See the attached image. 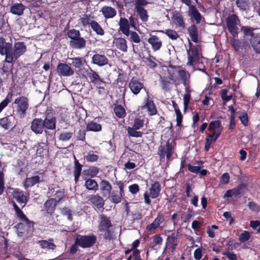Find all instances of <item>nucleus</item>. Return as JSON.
<instances>
[{"instance_id": "f257e3e1", "label": "nucleus", "mask_w": 260, "mask_h": 260, "mask_svg": "<svg viewBox=\"0 0 260 260\" xmlns=\"http://www.w3.org/2000/svg\"><path fill=\"white\" fill-rule=\"evenodd\" d=\"M68 37L70 39V46L73 49H82L86 47L85 40L81 37L79 30L73 28L69 29L67 33Z\"/></svg>"}, {"instance_id": "f03ea898", "label": "nucleus", "mask_w": 260, "mask_h": 260, "mask_svg": "<svg viewBox=\"0 0 260 260\" xmlns=\"http://www.w3.org/2000/svg\"><path fill=\"white\" fill-rule=\"evenodd\" d=\"M176 143L174 140L168 139L165 144H161L158 149V155L160 159L166 158L167 161L172 160L175 152Z\"/></svg>"}, {"instance_id": "7ed1b4c3", "label": "nucleus", "mask_w": 260, "mask_h": 260, "mask_svg": "<svg viewBox=\"0 0 260 260\" xmlns=\"http://www.w3.org/2000/svg\"><path fill=\"white\" fill-rule=\"evenodd\" d=\"M76 242L79 246L83 248H89L93 246L96 242V237L93 234L81 235L77 234L75 236Z\"/></svg>"}, {"instance_id": "20e7f679", "label": "nucleus", "mask_w": 260, "mask_h": 260, "mask_svg": "<svg viewBox=\"0 0 260 260\" xmlns=\"http://www.w3.org/2000/svg\"><path fill=\"white\" fill-rule=\"evenodd\" d=\"M27 50V47L23 42H17L12 46L11 52V57L9 63H12L18 59L21 56L24 54Z\"/></svg>"}, {"instance_id": "39448f33", "label": "nucleus", "mask_w": 260, "mask_h": 260, "mask_svg": "<svg viewBox=\"0 0 260 260\" xmlns=\"http://www.w3.org/2000/svg\"><path fill=\"white\" fill-rule=\"evenodd\" d=\"M115 184L118 186L119 191L117 190L111 191V192L108 198L110 200L115 204L120 203L122 201L123 197L124 196V182L122 181H116Z\"/></svg>"}, {"instance_id": "423d86ee", "label": "nucleus", "mask_w": 260, "mask_h": 260, "mask_svg": "<svg viewBox=\"0 0 260 260\" xmlns=\"http://www.w3.org/2000/svg\"><path fill=\"white\" fill-rule=\"evenodd\" d=\"M240 20L237 14H233L229 15L226 19V23L229 32L233 37H238L237 25Z\"/></svg>"}, {"instance_id": "0eeeda50", "label": "nucleus", "mask_w": 260, "mask_h": 260, "mask_svg": "<svg viewBox=\"0 0 260 260\" xmlns=\"http://www.w3.org/2000/svg\"><path fill=\"white\" fill-rule=\"evenodd\" d=\"M189 49L187 50L188 61L187 65L192 67L194 64L199 62L200 55L199 48L198 46L193 45L192 43L189 41Z\"/></svg>"}, {"instance_id": "6e6552de", "label": "nucleus", "mask_w": 260, "mask_h": 260, "mask_svg": "<svg viewBox=\"0 0 260 260\" xmlns=\"http://www.w3.org/2000/svg\"><path fill=\"white\" fill-rule=\"evenodd\" d=\"M87 76L90 81V83L93 84L96 88L104 89L105 81L102 78L99 74L93 71L91 68L86 71Z\"/></svg>"}, {"instance_id": "1a4fd4ad", "label": "nucleus", "mask_w": 260, "mask_h": 260, "mask_svg": "<svg viewBox=\"0 0 260 260\" xmlns=\"http://www.w3.org/2000/svg\"><path fill=\"white\" fill-rule=\"evenodd\" d=\"M16 105V111L20 117H24L29 107L28 99L24 96L17 98L14 102Z\"/></svg>"}, {"instance_id": "9d476101", "label": "nucleus", "mask_w": 260, "mask_h": 260, "mask_svg": "<svg viewBox=\"0 0 260 260\" xmlns=\"http://www.w3.org/2000/svg\"><path fill=\"white\" fill-rule=\"evenodd\" d=\"M12 46V43L7 42L5 38L0 37V54L5 55V62H10Z\"/></svg>"}, {"instance_id": "9b49d317", "label": "nucleus", "mask_w": 260, "mask_h": 260, "mask_svg": "<svg viewBox=\"0 0 260 260\" xmlns=\"http://www.w3.org/2000/svg\"><path fill=\"white\" fill-rule=\"evenodd\" d=\"M35 222L27 218L26 220H22L16 224V228L17 229L19 236L23 235L25 234H28L32 232L34 230Z\"/></svg>"}, {"instance_id": "f8f14e48", "label": "nucleus", "mask_w": 260, "mask_h": 260, "mask_svg": "<svg viewBox=\"0 0 260 260\" xmlns=\"http://www.w3.org/2000/svg\"><path fill=\"white\" fill-rule=\"evenodd\" d=\"M40 176L36 175L27 177L23 181V185L25 189L31 187L37 184L44 182V172L39 173Z\"/></svg>"}, {"instance_id": "ddd939ff", "label": "nucleus", "mask_w": 260, "mask_h": 260, "mask_svg": "<svg viewBox=\"0 0 260 260\" xmlns=\"http://www.w3.org/2000/svg\"><path fill=\"white\" fill-rule=\"evenodd\" d=\"M179 236V232L178 230L168 236L166 239V249H169L171 252H174L175 250L178 245L177 239Z\"/></svg>"}, {"instance_id": "4468645a", "label": "nucleus", "mask_w": 260, "mask_h": 260, "mask_svg": "<svg viewBox=\"0 0 260 260\" xmlns=\"http://www.w3.org/2000/svg\"><path fill=\"white\" fill-rule=\"evenodd\" d=\"M128 86L131 91L135 95L138 94L144 87L143 83L140 81V79L136 77H133L131 79Z\"/></svg>"}, {"instance_id": "2eb2a0df", "label": "nucleus", "mask_w": 260, "mask_h": 260, "mask_svg": "<svg viewBox=\"0 0 260 260\" xmlns=\"http://www.w3.org/2000/svg\"><path fill=\"white\" fill-rule=\"evenodd\" d=\"M142 110H146L149 116H153L157 114V110L152 99L149 95L145 99Z\"/></svg>"}, {"instance_id": "dca6fc26", "label": "nucleus", "mask_w": 260, "mask_h": 260, "mask_svg": "<svg viewBox=\"0 0 260 260\" xmlns=\"http://www.w3.org/2000/svg\"><path fill=\"white\" fill-rule=\"evenodd\" d=\"M56 72L59 76L63 77L71 76L74 73V70L70 65L61 62L57 64Z\"/></svg>"}, {"instance_id": "f3484780", "label": "nucleus", "mask_w": 260, "mask_h": 260, "mask_svg": "<svg viewBox=\"0 0 260 260\" xmlns=\"http://www.w3.org/2000/svg\"><path fill=\"white\" fill-rule=\"evenodd\" d=\"M88 201L98 209L104 208L105 200L98 193L90 195Z\"/></svg>"}, {"instance_id": "a211bd4d", "label": "nucleus", "mask_w": 260, "mask_h": 260, "mask_svg": "<svg viewBox=\"0 0 260 260\" xmlns=\"http://www.w3.org/2000/svg\"><path fill=\"white\" fill-rule=\"evenodd\" d=\"M47 194L49 196H54L53 198L55 199V202H59L64 197V189H61L57 186L56 188L49 187Z\"/></svg>"}, {"instance_id": "6ab92c4d", "label": "nucleus", "mask_w": 260, "mask_h": 260, "mask_svg": "<svg viewBox=\"0 0 260 260\" xmlns=\"http://www.w3.org/2000/svg\"><path fill=\"white\" fill-rule=\"evenodd\" d=\"M165 221V216L162 213L159 212L157 214V217L154 219L153 221L148 224L146 227V230L147 232H151L156 230L160 226V224Z\"/></svg>"}, {"instance_id": "aec40b11", "label": "nucleus", "mask_w": 260, "mask_h": 260, "mask_svg": "<svg viewBox=\"0 0 260 260\" xmlns=\"http://www.w3.org/2000/svg\"><path fill=\"white\" fill-rule=\"evenodd\" d=\"M112 227V224L110 218L107 217L105 214H101L99 216L98 231L105 230L106 229H110Z\"/></svg>"}, {"instance_id": "412c9836", "label": "nucleus", "mask_w": 260, "mask_h": 260, "mask_svg": "<svg viewBox=\"0 0 260 260\" xmlns=\"http://www.w3.org/2000/svg\"><path fill=\"white\" fill-rule=\"evenodd\" d=\"M31 130L36 134H42L44 131L43 120L36 118L32 120L30 125Z\"/></svg>"}, {"instance_id": "4be33fe9", "label": "nucleus", "mask_w": 260, "mask_h": 260, "mask_svg": "<svg viewBox=\"0 0 260 260\" xmlns=\"http://www.w3.org/2000/svg\"><path fill=\"white\" fill-rule=\"evenodd\" d=\"M108 59L104 54L95 53L92 57L91 62L99 67H103L108 63Z\"/></svg>"}, {"instance_id": "5701e85b", "label": "nucleus", "mask_w": 260, "mask_h": 260, "mask_svg": "<svg viewBox=\"0 0 260 260\" xmlns=\"http://www.w3.org/2000/svg\"><path fill=\"white\" fill-rule=\"evenodd\" d=\"M188 6V15L190 16L191 19H193L196 21L197 24L201 23L202 16L199 12L197 7L194 5H187Z\"/></svg>"}, {"instance_id": "b1692460", "label": "nucleus", "mask_w": 260, "mask_h": 260, "mask_svg": "<svg viewBox=\"0 0 260 260\" xmlns=\"http://www.w3.org/2000/svg\"><path fill=\"white\" fill-rule=\"evenodd\" d=\"M100 189L103 197L109 196L111 192L112 186L107 180H102L100 182Z\"/></svg>"}, {"instance_id": "393cba45", "label": "nucleus", "mask_w": 260, "mask_h": 260, "mask_svg": "<svg viewBox=\"0 0 260 260\" xmlns=\"http://www.w3.org/2000/svg\"><path fill=\"white\" fill-rule=\"evenodd\" d=\"M118 25L119 26V31H120L124 35H128L131 27L129 23L128 20L125 17H120Z\"/></svg>"}, {"instance_id": "a878e982", "label": "nucleus", "mask_w": 260, "mask_h": 260, "mask_svg": "<svg viewBox=\"0 0 260 260\" xmlns=\"http://www.w3.org/2000/svg\"><path fill=\"white\" fill-rule=\"evenodd\" d=\"M57 203L54 198L48 199L44 204V208L47 213L52 215L55 210Z\"/></svg>"}, {"instance_id": "bb28decb", "label": "nucleus", "mask_w": 260, "mask_h": 260, "mask_svg": "<svg viewBox=\"0 0 260 260\" xmlns=\"http://www.w3.org/2000/svg\"><path fill=\"white\" fill-rule=\"evenodd\" d=\"M113 43L117 49L123 52H126L127 51V41L122 37L115 38Z\"/></svg>"}, {"instance_id": "cd10ccee", "label": "nucleus", "mask_w": 260, "mask_h": 260, "mask_svg": "<svg viewBox=\"0 0 260 260\" xmlns=\"http://www.w3.org/2000/svg\"><path fill=\"white\" fill-rule=\"evenodd\" d=\"M85 183L84 186L88 190L95 193L99 190V185L98 182L93 179H84Z\"/></svg>"}, {"instance_id": "c85d7f7f", "label": "nucleus", "mask_w": 260, "mask_h": 260, "mask_svg": "<svg viewBox=\"0 0 260 260\" xmlns=\"http://www.w3.org/2000/svg\"><path fill=\"white\" fill-rule=\"evenodd\" d=\"M74 170L73 174L74 176V181L76 183L79 181L80 176L81 174L82 165L79 162V160L76 158L74 155Z\"/></svg>"}, {"instance_id": "c756f323", "label": "nucleus", "mask_w": 260, "mask_h": 260, "mask_svg": "<svg viewBox=\"0 0 260 260\" xmlns=\"http://www.w3.org/2000/svg\"><path fill=\"white\" fill-rule=\"evenodd\" d=\"M149 193L150 197L152 199L157 198L161 191V185L158 181H155L151 185L149 188Z\"/></svg>"}, {"instance_id": "7c9ffc66", "label": "nucleus", "mask_w": 260, "mask_h": 260, "mask_svg": "<svg viewBox=\"0 0 260 260\" xmlns=\"http://www.w3.org/2000/svg\"><path fill=\"white\" fill-rule=\"evenodd\" d=\"M101 12L106 19L114 18L117 14L116 10L114 8L107 6L103 7Z\"/></svg>"}, {"instance_id": "2f4dec72", "label": "nucleus", "mask_w": 260, "mask_h": 260, "mask_svg": "<svg viewBox=\"0 0 260 260\" xmlns=\"http://www.w3.org/2000/svg\"><path fill=\"white\" fill-rule=\"evenodd\" d=\"M25 7L21 3L12 4L10 7V12L14 15L21 16L23 14Z\"/></svg>"}, {"instance_id": "473e14b6", "label": "nucleus", "mask_w": 260, "mask_h": 260, "mask_svg": "<svg viewBox=\"0 0 260 260\" xmlns=\"http://www.w3.org/2000/svg\"><path fill=\"white\" fill-rule=\"evenodd\" d=\"M187 31L191 40L194 43H198L199 41L198 27L194 24H191L188 27Z\"/></svg>"}, {"instance_id": "72a5a7b5", "label": "nucleus", "mask_w": 260, "mask_h": 260, "mask_svg": "<svg viewBox=\"0 0 260 260\" xmlns=\"http://www.w3.org/2000/svg\"><path fill=\"white\" fill-rule=\"evenodd\" d=\"M43 123L44 128L47 129L53 130L56 128V118L54 116L49 117L46 116L44 120H43Z\"/></svg>"}, {"instance_id": "f704fd0d", "label": "nucleus", "mask_w": 260, "mask_h": 260, "mask_svg": "<svg viewBox=\"0 0 260 260\" xmlns=\"http://www.w3.org/2000/svg\"><path fill=\"white\" fill-rule=\"evenodd\" d=\"M148 43L151 45L153 51L158 50L162 46V42L157 36H151L148 40Z\"/></svg>"}, {"instance_id": "c9c22d12", "label": "nucleus", "mask_w": 260, "mask_h": 260, "mask_svg": "<svg viewBox=\"0 0 260 260\" xmlns=\"http://www.w3.org/2000/svg\"><path fill=\"white\" fill-rule=\"evenodd\" d=\"M172 19L177 27L182 29L185 28V24L182 16L180 13L175 12V13L173 14Z\"/></svg>"}, {"instance_id": "e433bc0d", "label": "nucleus", "mask_w": 260, "mask_h": 260, "mask_svg": "<svg viewBox=\"0 0 260 260\" xmlns=\"http://www.w3.org/2000/svg\"><path fill=\"white\" fill-rule=\"evenodd\" d=\"M240 30L243 34V37L244 38L247 39L250 37V39H251L256 34L254 32L255 28L249 26H242Z\"/></svg>"}, {"instance_id": "4c0bfd02", "label": "nucleus", "mask_w": 260, "mask_h": 260, "mask_svg": "<svg viewBox=\"0 0 260 260\" xmlns=\"http://www.w3.org/2000/svg\"><path fill=\"white\" fill-rule=\"evenodd\" d=\"M236 4L240 11L248 12L251 8L250 2L249 0H236Z\"/></svg>"}, {"instance_id": "58836bf2", "label": "nucleus", "mask_w": 260, "mask_h": 260, "mask_svg": "<svg viewBox=\"0 0 260 260\" xmlns=\"http://www.w3.org/2000/svg\"><path fill=\"white\" fill-rule=\"evenodd\" d=\"M13 196L19 203H22L25 205L27 202L26 197L24 195L23 192L22 191H20L19 189H15L14 190ZM24 206V205H23V207Z\"/></svg>"}, {"instance_id": "ea45409f", "label": "nucleus", "mask_w": 260, "mask_h": 260, "mask_svg": "<svg viewBox=\"0 0 260 260\" xmlns=\"http://www.w3.org/2000/svg\"><path fill=\"white\" fill-rule=\"evenodd\" d=\"M222 126L220 120H217L211 121L208 127V130L210 132L222 131Z\"/></svg>"}, {"instance_id": "a19ab883", "label": "nucleus", "mask_w": 260, "mask_h": 260, "mask_svg": "<svg viewBox=\"0 0 260 260\" xmlns=\"http://www.w3.org/2000/svg\"><path fill=\"white\" fill-rule=\"evenodd\" d=\"M100 171V169L96 166H91L88 169L83 171V174L85 176L89 177L90 178H92L97 176Z\"/></svg>"}, {"instance_id": "79ce46f5", "label": "nucleus", "mask_w": 260, "mask_h": 260, "mask_svg": "<svg viewBox=\"0 0 260 260\" xmlns=\"http://www.w3.org/2000/svg\"><path fill=\"white\" fill-rule=\"evenodd\" d=\"M251 46L256 53H260V36L256 34L251 39H250Z\"/></svg>"}, {"instance_id": "37998d69", "label": "nucleus", "mask_w": 260, "mask_h": 260, "mask_svg": "<svg viewBox=\"0 0 260 260\" xmlns=\"http://www.w3.org/2000/svg\"><path fill=\"white\" fill-rule=\"evenodd\" d=\"M251 46L256 53H260V36L256 34L251 39H250Z\"/></svg>"}, {"instance_id": "c03bdc74", "label": "nucleus", "mask_w": 260, "mask_h": 260, "mask_svg": "<svg viewBox=\"0 0 260 260\" xmlns=\"http://www.w3.org/2000/svg\"><path fill=\"white\" fill-rule=\"evenodd\" d=\"M49 148L46 143H39L37 149V154L41 157H43L44 155L48 154Z\"/></svg>"}, {"instance_id": "a18cd8bd", "label": "nucleus", "mask_w": 260, "mask_h": 260, "mask_svg": "<svg viewBox=\"0 0 260 260\" xmlns=\"http://www.w3.org/2000/svg\"><path fill=\"white\" fill-rule=\"evenodd\" d=\"M87 131L98 132L102 130V125L93 121L89 122L86 126Z\"/></svg>"}, {"instance_id": "49530a36", "label": "nucleus", "mask_w": 260, "mask_h": 260, "mask_svg": "<svg viewBox=\"0 0 260 260\" xmlns=\"http://www.w3.org/2000/svg\"><path fill=\"white\" fill-rule=\"evenodd\" d=\"M113 111L115 115L119 118H123L126 116L125 110L120 105H115Z\"/></svg>"}, {"instance_id": "de8ad7c7", "label": "nucleus", "mask_w": 260, "mask_h": 260, "mask_svg": "<svg viewBox=\"0 0 260 260\" xmlns=\"http://www.w3.org/2000/svg\"><path fill=\"white\" fill-rule=\"evenodd\" d=\"M13 206L15 211L17 217L19 219L20 222L24 220L27 221V218H28L15 202L13 203Z\"/></svg>"}, {"instance_id": "09e8293b", "label": "nucleus", "mask_w": 260, "mask_h": 260, "mask_svg": "<svg viewBox=\"0 0 260 260\" xmlns=\"http://www.w3.org/2000/svg\"><path fill=\"white\" fill-rule=\"evenodd\" d=\"M174 70H169L168 71L169 75V79L171 80L173 83H176L178 81V78L177 77L178 71L180 70H177V69H180L181 67H176L175 66L172 67Z\"/></svg>"}, {"instance_id": "8fccbe9b", "label": "nucleus", "mask_w": 260, "mask_h": 260, "mask_svg": "<svg viewBox=\"0 0 260 260\" xmlns=\"http://www.w3.org/2000/svg\"><path fill=\"white\" fill-rule=\"evenodd\" d=\"M138 15L139 16L140 19L143 22H146L148 19V15L147 10L143 7H138L135 8Z\"/></svg>"}, {"instance_id": "3c124183", "label": "nucleus", "mask_w": 260, "mask_h": 260, "mask_svg": "<svg viewBox=\"0 0 260 260\" xmlns=\"http://www.w3.org/2000/svg\"><path fill=\"white\" fill-rule=\"evenodd\" d=\"M220 135L221 131L219 132H211L210 134H207L206 138H205V141L207 142V140H209L210 143L214 144L220 137Z\"/></svg>"}, {"instance_id": "603ef678", "label": "nucleus", "mask_w": 260, "mask_h": 260, "mask_svg": "<svg viewBox=\"0 0 260 260\" xmlns=\"http://www.w3.org/2000/svg\"><path fill=\"white\" fill-rule=\"evenodd\" d=\"M91 27L92 30L98 35L103 36L105 34V31L101 25L96 21H92L91 24Z\"/></svg>"}, {"instance_id": "864d4df0", "label": "nucleus", "mask_w": 260, "mask_h": 260, "mask_svg": "<svg viewBox=\"0 0 260 260\" xmlns=\"http://www.w3.org/2000/svg\"><path fill=\"white\" fill-rule=\"evenodd\" d=\"M93 16L90 14H84L80 19L81 24L85 26L87 25L91 26V22L94 20H92Z\"/></svg>"}, {"instance_id": "5fc2aeb1", "label": "nucleus", "mask_w": 260, "mask_h": 260, "mask_svg": "<svg viewBox=\"0 0 260 260\" xmlns=\"http://www.w3.org/2000/svg\"><path fill=\"white\" fill-rule=\"evenodd\" d=\"M125 36L128 37V40L134 43H139L141 42V39L138 33L135 31H131L128 35H125Z\"/></svg>"}, {"instance_id": "6e6d98bb", "label": "nucleus", "mask_w": 260, "mask_h": 260, "mask_svg": "<svg viewBox=\"0 0 260 260\" xmlns=\"http://www.w3.org/2000/svg\"><path fill=\"white\" fill-rule=\"evenodd\" d=\"M160 84L161 88L167 91L170 90L171 88L172 83L166 77L160 76Z\"/></svg>"}, {"instance_id": "4d7b16f0", "label": "nucleus", "mask_w": 260, "mask_h": 260, "mask_svg": "<svg viewBox=\"0 0 260 260\" xmlns=\"http://www.w3.org/2000/svg\"><path fill=\"white\" fill-rule=\"evenodd\" d=\"M13 96V93L12 92H8L6 98L0 103V113L11 102Z\"/></svg>"}, {"instance_id": "13d9d810", "label": "nucleus", "mask_w": 260, "mask_h": 260, "mask_svg": "<svg viewBox=\"0 0 260 260\" xmlns=\"http://www.w3.org/2000/svg\"><path fill=\"white\" fill-rule=\"evenodd\" d=\"M178 75L179 76L185 87L188 86L189 81L187 80L186 71L185 70L180 69L178 71Z\"/></svg>"}, {"instance_id": "bf43d9fd", "label": "nucleus", "mask_w": 260, "mask_h": 260, "mask_svg": "<svg viewBox=\"0 0 260 260\" xmlns=\"http://www.w3.org/2000/svg\"><path fill=\"white\" fill-rule=\"evenodd\" d=\"M99 232L103 233V238L106 240L110 241L113 239L114 237V232L112 228L110 229H106L105 230H102Z\"/></svg>"}, {"instance_id": "052dcab7", "label": "nucleus", "mask_w": 260, "mask_h": 260, "mask_svg": "<svg viewBox=\"0 0 260 260\" xmlns=\"http://www.w3.org/2000/svg\"><path fill=\"white\" fill-rule=\"evenodd\" d=\"M163 33L165 34L170 39L172 40H176L179 36L178 33L174 30L171 29H166L165 30L161 31Z\"/></svg>"}, {"instance_id": "680f3d73", "label": "nucleus", "mask_w": 260, "mask_h": 260, "mask_svg": "<svg viewBox=\"0 0 260 260\" xmlns=\"http://www.w3.org/2000/svg\"><path fill=\"white\" fill-rule=\"evenodd\" d=\"M137 130H138V129L128 126L127 129L128 136L136 138L142 137L143 133L140 131H137Z\"/></svg>"}, {"instance_id": "e2e57ef3", "label": "nucleus", "mask_w": 260, "mask_h": 260, "mask_svg": "<svg viewBox=\"0 0 260 260\" xmlns=\"http://www.w3.org/2000/svg\"><path fill=\"white\" fill-rule=\"evenodd\" d=\"M144 119L141 116L136 118L134 120V123L132 127L139 129L144 126Z\"/></svg>"}, {"instance_id": "0e129e2a", "label": "nucleus", "mask_w": 260, "mask_h": 260, "mask_svg": "<svg viewBox=\"0 0 260 260\" xmlns=\"http://www.w3.org/2000/svg\"><path fill=\"white\" fill-rule=\"evenodd\" d=\"M39 243L42 248H48L53 250L56 247L55 244L52 242H49L47 240H41L39 241Z\"/></svg>"}, {"instance_id": "69168bd1", "label": "nucleus", "mask_w": 260, "mask_h": 260, "mask_svg": "<svg viewBox=\"0 0 260 260\" xmlns=\"http://www.w3.org/2000/svg\"><path fill=\"white\" fill-rule=\"evenodd\" d=\"M155 60V57L149 55V57L146 58V62L147 66L151 69H154L157 67V63L154 61Z\"/></svg>"}, {"instance_id": "338daca9", "label": "nucleus", "mask_w": 260, "mask_h": 260, "mask_svg": "<svg viewBox=\"0 0 260 260\" xmlns=\"http://www.w3.org/2000/svg\"><path fill=\"white\" fill-rule=\"evenodd\" d=\"M60 213L64 216H67L69 221L73 220L72 211L68 207H63L60 209Z\"/></svg>"}, {"instance_id": "774afa93", "label": "nucleus", "mask_w": 260, "mask_h": 260, "mask_svg": "<svg viewBox=\"0 0 260 260\" xmlns=\"http://www.w3.org/2000/svg\"><path fill=\"white\" fill-rule=\"evenodd\" d=\"M237 38L233 37L230 40V44L236 52L238 51L241 48V42L238 39H236Z\"/></svg>"}]
</instances>
